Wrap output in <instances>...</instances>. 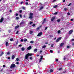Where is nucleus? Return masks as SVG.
Returning a JSON list of instances; mask_svg holds the SVG:
<instances>
[{"mask_svg": "<svg viewBox=\"0 0 74 74\" xmlns=\"http://www.w3.org/2000/svg\"><path fill=\"white\" fill-rule=\"evenodd\" d=\"M25 24V23L24 22H22L20 23V25H24Z\"/></svg>", "mask_w": 74, "mask_h": 74, "instance_id": "12", "label": "nucleus"}, {"mask_svg": "<svg viewBox=\"0 0 74 74\" xmlns=\"http://www.w3.org/2000/svg\"><path fill=\"white\" fill-rule=\"evenodd\" d=\"M74 40V39H72L71 40V41H73Z\"/></svg>", "mask_w": 74, "mask_h": 74, "instance_id": "51", "label": "nucleus"}, {"mask_svg": "<svg viewBox=\"0 0 74 74\" xmlns=\"http://www.w3.org/2000/svg\"><path fill=\"white\" fill-rule=\"evenodd\" d=\"M32 49V46H29V47L27 48V50H30Z\"/></svg>", "mask_w": 74, "mask_h": 74, "instance_id": "8", "label": "nucleus"}, {"mask_svg": "<svg viewBox=\"0 0 74 74\" xmlns=\"http://www.w3.org/2000/svg\"><path fill=\"white\" fill-rule=\"evenodd\" d=\"M23 39H21V42H23Z\"/></svg>", "mask_w": 74, "mask_h": 74, "instance_id": "52", "label": "nucleus"}, {"mask_svg": "<svg viewBox=\"0 0 74 74\" xmlns=\"http://www.w3.org/2000/svg\"><path fill=\"white\" fill-rule=\"evenodd\" d=\"M23 4V1H22L21 2V4Z\"/></svg>", "mask_w": 74, "mask_h": 74, "instance_id": "46", "label": "nucleus"}, {"mask_svg": "<svg viewBox=\"0 0 74 74\" xmlns=\"http://www.w3.org/2000/svg\"><path fill=\"white\" fill-rule=\"evenodd\" d=\"M24 41L25 42H26V41H27V39H24Z\"/></svg>", "mask_w": 74, "mask_h": 74, "instance_id": "33", "label": "nucleus"}, {"mask_svg": "<svg viewBox=\"0 0 74 74\" xmlns=\"http://www.w3.org/2000/svg\"><path fill=\"white\" fill-rule=\"evenodd\" d=\"M72 45H74V43L73 42V43H72Z\"/></svg>", "mask_w": 74, "mask_h": 74, "instance_id": "54", "label": "nucleus"}, {"mask_svg": "<svg viewBox=\"0 0 74 74\" xmlns=\"http://www.w3.org/2000/svg\"><path fill=\"white\" fill-rule=\"evenodd\" d=\"M15 67V64H12L10 66V69H12V68H14Z\"/></svg>", "mask_w": 74, "mask_h": 74, "instance_id": "2", "label": "nucleus"}, {"mask_svg": "<svg viewBox=\"0 0 74 74\" xmlns=\"http://www.w3.org/2000/svg\"><path fill=\"white\" fill-rule=\"evenodd\" d=\"M20 18H22V16L21 14H20Z\"/></svg>", "mask_w": 74, "mask_h": 74, "instance_id": "38", "label": "nucleus"}, {"mask_svg": "<svg viewBox=\"0 0 74 74\" xmlns=\"http://www.w3.org/2000/svg\"><path fill=\"white\" fill-rule=\"evenodd\" d=\"M67 15H70V12H68L67 13Z\"/></svg>", "mask_w": 74, "mask_h": 74, "instance_id": "37", "label": "nucleus"}, {"mask_svg": "<svg viewBox=\"0 0 74 74\" xmlns=\"http://www.w3.org/2000/svg\"><path fill=\"white\" fill-rule=\"evenodd\" d=\"M19 43V42H18V40H17L16 42V45H18V43Z\"/></svg>", "mask_w": 74, "mask_h": 74, "instance_id": "26", "label": "nucleus"}, {"mask_svg": "<svg viewBox=\"0 0 74 74\" xmlns=\"http://www.w3.org/2000/svg\"><path fill=\"white\" fill-rule=\"evenodd\" d=\"M64 43H62L60 45V47H62L64 45Z\"/></svg>", "mask_w": 74, "mask_h": 74, "instance_id": "17", "label": "nucleus"}, {"mask_svg": "<svg viewBox=\"0 0 74 74\" xmlns=\"http://www.w3.org/2000/svg\"><path fill=\"white\" fill-rule=\"evenodd\" d=\"M43 58V56H40V59H41L42 60V58Z\"/></svg>", "mask_w": 74, "mask_h": 74, "instance_id": "22", "label": "nucleus"}, {"mask_svg": "<svg viewBox=\"0 0 74 74\" xmlns=\"http://www.w3.org/2000/svg\"><path fill=\"white\" fill-rule=\"evenodd\" d=\"M30 42L31 44H33V42H34V41H31Z\"/></svg>", "mask_w": 74, "mask_h": 74, "instance_id": "25", "label": "nucleus"}, {"mask_svg": "<svg viewBox=\"0 0 74 74\" xmlns=\"http://www.w3.org/2000/svg\"><path fill=\"white\" fill-rule=\"evenodd\" d=\"M58 7V5H55L53 6V8H57Z\"/></svg>", "mask_w": 74, "mask_h": 74, "instance_id": "19", "label": "nucleus"}, {"mask_svg": "<svg viewBox=\"0 0 74 74\" xmlns=\"http://www.w3.org/2000/svg\"><path fill=\"white\" fill-rule=\"evenodd\" d=\"M61 39H62V38L61 37L59 38L56 40V42H59V41H60V40H61Z\"/></svg>", "mask_w": 74, "mask_h": 74, "instance_id": "4", "label": "nucleus"}, {"mask_svg": "<svg viewBox=\"0 0 74 74\" xmlns=\"http://www.w3.org/2000/svg\"><path fill=\"white\" fill-rule=\"evenodd\" d=\"M33 13H30L29 14V19H32V18H33Z\"/></svg>", "mask_w": 74, "mask_h": 74, "instance_id": "1", "label": "nucleus"}, {"mask_svg": "<svg viewBox=\"0 0 74 74\" xmlns=\"http://www.w3.org/2000/svg\"><path fill=\"white\" fill-rule=\"evenodd\" d=\"M8 59H10V57H8Z\"/></svg>", "mask_w": 74, "mask_h": 74, "instance_id": "64", "label": "nucleus"}, {"mask_svg": "<svg viewBox=\"0 0 74 74\" xmlns=\"http://www.w3.org/2000/svg\"><path fill=\"white\" fill-rule=\"evenodd\" d=\"M27 54L29 56H32L33 55L32 53H28Z\"/></svg>", "mask_w": 74, "mask_h": 74, "instance_id": "14", "label": "nucleus"}, {"mask_svg": "<svg viewBox=\"0 0 74 74\" xmlns=\"http://www.w3.org/2000/svg\"><path fill=\"white\" fill-rule=\"evenodd\" d=\"M58 59H56V62H58Z\"/></svg>", "mask_w": 74, "mask_h": 74, "instance_id": "61", "label": "nucleus"}, {"mask_svg": "<svg viewBox=\"0 0 74 74\" xmlns=\"http://www.w3.org/2000/svg\"><path fill=\"white\" fill-rule=\"evenodd\" d=\"M19 27V25H17L15 27V29H18Z\"/></svg>", "mask_w": 74, "mask_h": 74, "instance_id": "15", "label": "nucleus"}, {"mask_svg": "<svg viewBox=\"0 0 74 74\" xmlns=\"http://www.w3.org/2000/svg\"><path fill=\"white\" fill-rule=\"evenodd\" d=\"M56 19V17L55 16H53L51 18V21L52 22H53V21L55 20Z\"/></svg>", "mask_w": 74, "mask_h": 74, "instance_id": "3", "label": "nucleus"}, {"mask_svg": "<svg viewBox=\"0 0 74 74\" xmlns=\"http://www.w3.org/2000/svg\"><path fill=\"white\" fill-rule=\"evenodd\" d=\"M53 44L51 45V47H53Z\"/></svg>", "mask_w": 74, "mask_h": 74, "instance_id": "48", "label": "nucleus"}, {"mask_svg": "<svg viewBox=\"0 0 74 74\" xmlns=\"http://www.w3.org/2000/svg\"><path fill=\"white\" fill-rule=\"evenodd\" d=\"M32 23H33V22H30V23H29V24H30V25H32Z\"/></svg>", "mask_w": 74, "mask_h": 74, "instance_id": "42", "label": "nucleus"}, {"mask_svg": "<svg viewBox=\"0 0 74 74\" xmlns=\"http://www.w3.org/2000/svg\"><path fill=\"white\" fill-rule=\"evenodd\" d=\"M47 47V46L45 45H44L42 47V48H46Z\"/></svg>", "mask_w": 74, "mask_h": 74, "instance_id": "18", "label": "nucleus"}, {"mask_svg": "<svg viewBox=\"0 0 74 74\" xmlns=\"http://www.w3.org/2000/svg\"><path fill=\"white\" fill-rule=\"evenodd\" d=\"M4 21V18L3 17H2L1 18V20H0V23H1Z\"/></svg>", "mask_w": 74, "mask_h": 74, "instance_id": "6", "label": "nucleus"}, {"mask_svg": "<svg viewBox=\"0 0 74 74\" xmlns=\"http://www.w3.org/2000/svg\"><path fill=\"white\" fill-rule=\"evenodd\" d=\"M22 45H18V47H21Z\"/></svg>", "mask_w": 74, "mask_h": 74, "instance_id": "55", "label": "nucleus"}, {"mask_svg": "<svg viewBox=\"0 0 74 74\" xmlns=\"http://www.w3.org/2000/svg\"><path fill=\"white\" fill-rule=\"evenodd\" d=\"M16 60L17 61H19V59L18 58H16Z\"/></svg>", "mask_w": 74, "mask_h": 74, "instance_id": "31", "label": "nucleus"}, {"mask_svg": "<svg viewBox=\"0 0 74 74\" xmlns=\"http://www.w3.org/2000/svg\"><path fill=\"white\" fill-rule=\"evenodd\" d=\"M16 64H19V62H16Z\"/></svg>", "mask_w": 74, "mask_h": 74, "instance_id": "34", "label": "nucleus"}, {"mask_svg": "<svg viewBox=\"0 0 74 74\" xmlns=\"http://www.w3.org/2000/svg\"><path fill=\"white\" fill-rule=\"evenodd\" d=\"M71 21H74V19H72L71 20Z\"/></svg>", "mask_w": 74, "mask_h": 74, "instance_id": "56", "label": "nucleus"}, {"mask_svg": "<svg viewBox=\"0 0 74 74\" xmlns=\"http://www.w3.org/2000/svg\"><path fill=\"white\" fill-rule=\"evenodd\" d=\"M30 34H32L33 33V32L32 31H30L29 32Z\"/></svg>", "mask_w": 74, "mask_h": 74, "instance_id": "21", "label": "nucleus"}, {"mask_svg": "<svg viewBox=\"0 0 74 74\" xmlns=\"http://www.w3.org/2000/svg\"><path fill=\"white\" fill-rule=\"evenodd\" d=\"M16 16H18V13H16L15 14Z\"/></svg>", "mask_w": 74, "mask_h": 74, "instance_id": "49", "label": "nucleus"}, {"mask_svg": "<svg viewBox=\"0 0 74 74\" xmlns=\"http://www.w3.org/2000/svg\"><path fill=\"white\" fill-rule=\"evenodd\" d=\"M67 48H70V46H67Z\"/></svg>", "mask_w": 74, "mask_h": 74, "instance_id": "50", "label": "nucleus"}, {"mask_svg": "<svg viewBox=\"0 0 74 74\" xmlns=\"http://www.w3.org/2000/svg\"><path fill=\"white\" fill-rule=\"evenodd\" d=\"M29 55H28V54H27L25 57V59H28V58L29 57Z\"/></svg>", "mask_w": 74, "mask_h": 74, "instance_id": "5", "label": "nucleus"}, {"mask_svg": "<svg viewBox=\"0 0 74 74\" xmlns=\"http://www.w3.org/2000/svg\"><path fill=\"white\" fill-rule=\"evenodd\" d=\"M36 26V24H34L32 25V26L33 27H34V26Z\"/></svg>", "mask_w": 74, "mask_h": 74, "instance_id": "41", "label": "nucleus"}, {"mask_svg": "<svg viewBox=\"0 0 74 74\" xmlns=\"http://www.w3.org/2000/svg\"><path fill=\"white\" fill-rule=\"evenodd\" d=\"M58 33H60V31L59 30L58 31Z\"/></svg>", "mask_w": 74, "mask_h": 74, "instance_id": "47", "label": "nucleus"}, {"mask_svg": "<svg viewBox=\"0 0 74 74\" xmlns=\"http://www.w3.org/2000/svg\"><path fill=\"white\" fill-rule=\"evenodd\" d=\"M15 58V55H13L12 56V59H14Z\"/></svg>", "mask_w": 74, "mask_h": 74, "instance_id": "13", "label": "nucleus"}, {"mask_svg": "<svg viewBox=\"0 0 74 74\" xmlns=\"http://www.w3.org/2000/svg\"><path fill=\"white\" fill-rule=\"evenodd\" d=\"M58 22H60V19H58L57 21Z\"/></svg>", "mask_w": 74, "mask_h": 74, "instance_id": "20", "label": "nucleus"}, {"mask_svg": "<svg viewBox=\"0 0 74 74\" xmlns=\"http://www.w3.org/2000/svg\"><path fill=\"white\" fill-rule=\"evenodd\" d=\"M18 33H19V31H18L16 32V34H18Z\"/></svg>", "mask_w": 74, "mask_h": 74, "instance_id": "59", "label": "nucleus"}, {"mask_svg": "<svg viewBox=\"0 0 74 74\" xmlns=\"http://www.w3.org/2000/svg\"><path fill=\"white\" fill-rule=\"evenodd\" d=\"M41 60H41V59H40V60L39 61V62H41Z\"/></svg>", "mask_w": 74, "mask_h": 74, "instance_id": "63", "label": "nucleus"}, {"mask_svg": "<svg viewBox=\"0 0 74 74\" xmlns=\"http://www.w3.org/2000/svg\"><path fill=\"white\" fill-rule=\"evenodd\" d=\"M1 54L3 55V54H4V52H2L1 53Z\"/></svg>", "mask_w": 74, "mask_h": 74, "instance_id": "57", "label": "nucleus"}, {"mask_svg": "<svg viewBox=\"0 0 74 74\" xmlns=\"http://www.w3.org/2000/svg\"><path fill=\"white\" fill-rule=\"evenodd\" d=\"M66 72H67V71H63V73H66Z\"/></svg>", "mask_w": 74, "mask_h": 74, "instance_id": "39", "label": "nucleus"}, {"mask_svg": "<svg viewBox=\"0 0 74 74\" xmlns=\"http://www.w3.org/2000/svg\"><path fill=\"white\" fill-rule=\"evenodd\" d=\"M16 19H17V20H18V19H19V17H17L16 18Z\"/></svg>", "mask_w": 74, "mask_h": 74, "instance_id": "40", "label": "nucleus"}, {"mask_svg": "<svg viewBox=\"0 0 74 74\" xmlns=\"http://www.w3.org/2000/svg\"><path fill=\"white\" fill-rule=\"evenodd\" d=\"M54 15H57L58 14V12H56L54 14Z\"/></svg>", "mask_w": 74, "mask_h": 74, "instance_id": "27", "label": "nucleus"}, {"mask_svg": "<svg viewBox=\"0 0 74 74\" xmlns=\"http://www.w3.org/2000/svg\"><path fill=\"white\" fill-rule=\"evenodd\" d=\"M25 49L24 47H23L21 48V50L22 51H24Z\"/></svg>", "mask_w": 74, "mask_h": 74, "instance_id": "16", "label": "nucleus"}, {"mask_svg": "<svg viewBox=\"0 0 74 74\" xmlns=\"http://www.w3.org/2000/svg\"><path fill=\"white\" fill-rule=\"evenodd\" d=\"M67 10V8H64V11H66V10Z\"/></svg>", "mask_w": 74, "mask_h": 74, "instance_id": "62", "label": "nucleus"}, {"mask_svg": "<svg viewBox=\"0 0 74 74\" xmlns=\"http://www.w3.org/2000/svg\"><path fill=\"white\" fill-rule=\"evenodd\" d=\"M8 44H9V43L8 42H6L5 44L6 47H8V45H9Z\"/></svg>", "mask_w": 74, "mask_h": 74, "instance_id": "11", "label": "nucleus"}, {"mask_svg": "<svg viewBox=\"0 0 74 74\" xmlns=\"http://www.w3.org/2000/svg\"><path fill=\"white\" fill-rule=\"evenodd\" d=\"M50 52H51V53H53V51H52V50H50Z\"/></svg>", "mask_w": 74, "mask_h": 74, "instance_id": "36", "label": "nucleus"}, {"mask_svg": "<svg viewBox=\"0 0 74 74\" xmlns=\"http://www.w3.org/2000/svg\"><path fill=\"white\" fill-rule=\"evenodd\" d=\"M50 72H53V69H51L50 70Z\"/></svg>", "mask_w": 74, "mask_h": 74, "instance_id": "24", "label": "nucleus"}, {"mask_svg": "<svg viewBox=\"0 0 74 74\" xmlns=\"http://www.w3.org/2000/svg\"><path fill=\"white\" fill-rule=\"evenodd\" d=\"M3 67H5V65H3Z\"/></svg>", "mask_w": 74, "mask_h": 74, "instance_id": "58", "label": "nucleus"}, {"mask_svg": "<svg viewBox=\"0 0 74 74\" xmlns=\"http://www.w3.org/2000/svg\"><path fill=\"white\" fill-rule=\"evenodd\" d=\"M37 49H35L34 50V52H37Z\"/></svg>", "mask_w": 74, "mask_h": 74, "instance_id": "23", "label": "nucleus"}, {"mask_svg": "<svg viewBox=\"0 0 74 74\" xmlns=\"http://www.w3.org/2000/svg\"><path fill=\"white\" fill-rule=\"evenodd\" d=\"M10 40L11 41H12L13 40V38H11L10 39Z\"/></svg>", "mask_w": 74, "mask_h": 74, "instance_id": "43", "label": "nucleus"}, {"mask_svg": "<svg viewBox=\"0 0 74 74\" xmlns=\"http://www.w3.org/2000/svg\"><path fill=\"white\" fill-rule=\"evenodd\" d=\"M7 54H8V55H10V52H8V53H7Z\"/></svg>", "mask_w": 74, "mask_h": 74, "instance_id": "32", "label": "nucleus"}, {"mask_svg": "<svg viewBox=\"0 0 74 74\" xmlns=\"http://www.w3.org/2000/svg\"><path fill=\"white\" fill-rule=\"evenodd\" d=\"M22 12V10H19V12L20 13H21V12Z\"/></svg>", "mask_w": 74, "mask_h": 74, "instance_id": "35", "label": "nucleus"}, {"mask_svg": "<svg viewBox=\"0 0 74 74\" xmlns=\"http://www.w3.org/2000/svg\"><path fill=\"white\" fill-rule=\"evenodd\" d=\"M25 4H26V5H28V2H26L25 3Z\"/></svg>", "mask_w": 74, "mask_h": 74, "instance_id": "60", "label": "nucleus"}, {"mask_svg": "<svg viewBox=\"0 0 74 74\" xmlns=\"http://www.w3.org/2000/svg\"><path fill=\"white\" fill-rule=\"evenodd\" d=\"M47 29H48V27H46L45 28V30H47Z\"/></svg>", "mask_w": 74, "mask_h": 74, "instance_id": "45", "label": "nucleus"}, {"mask_svg": "<svg viewBox=\"0 0 74 74\" xmlns=\"http://www.w3.org/2000/svg\"><path fill=\"white\" fill-rule=\"evenodd\" d=\"M29 59H30V60H32V59H33V58L32 57H30L29 58Z\"/></svg>", "mask_w": 74, "mask_h": 74, "instance_id": "28", "label": "nucleus"}, {"mask_svg": "<svg viewBox=\"0 0 74 74\" xmlns=\"http://www.w3.org/2000/svg\"><path fill=\"white\" fill-rule=\"evenodd\" d=\"M71 3H70L69 5H68V6H70V5H71Z\"/></svg>", "mask_w": 74, "mask_h": 74, "instance_id": "53", "label": "nucleus"}, {"mask_svg": "<svg viewBox=\"0 0 74 74\" xmlns=\"http://www.w3.org/2000/svg\"><path fill=\"white\" fill-rule=\"evenodd\" d=\"M49 36L51 37H53V35H49Z\"/></svg>", "mask_w": 74, "mask_h": 74, "instance_id": "30", "label": "nucleus"}, {"mask_svg": "<svg viewBox=\"0 0 74 74\" xmlns=\"http://www.w3.org/2000/svg\"><path fill=\"white\" fill-rule=\"evenodd\" d=\"M46 22V19L45 18L44 19L43 21L42 24H44L45 22Z\"/></svg>", "mask_w": 74, "mask_h": 74, "instance_id": "9", "label": "nucleus"}, {"mask_svg": "<svg viewBox=\"0 0 74 74\" xmlns=\"http://www.w3.org/2000/svg\"><path fill=\"white\" fill-rule=\"evenodd\" d=\"M62 70V68H60L59 69V71H60V70Z\"/></svg>", "mask_w": 74, "mask_h": 74, "instance_id": "29", "label": "nucleus"}, {"mask_svg": "<svg viewBox=\"0 0 74 74\" xmlns=\"http://www.w3.org/2000/svg\"><path fill=\"white\" fill-rule=\"evenodd\" d=\"M42 32H40L38 34L37 36L38 37H39V36H41L42 35Z\"/></svg>", "mask_w": 74, "mask_h": 74, "instance_id": "7", "label": "nucleus"}, {"mask_svg": "<svg viewBox=\"0 0 74 74\" xmlns=\"http://www.w3.org/2000/svg\"><path fill=\"white\" fill-rule=\"evenodd\" d=\"M42 8H43V7H40V10H41L42 9Z\"/></svg>", "mask_w": 74, "mask_h": 74, "instance_id": "44", "label": "nucleus"}, {"mask_svg": "<svg viewBox=\"0 0 74 74\" xmlns=\"http://www.w3.org/2000/svg\"><path fill=\"white\" fill-rule=\"evenodd\" d=\"M73 30H71L69 31V34H71V33H73Z\"/></svg>", "mask_w": 74, "mask_h": 74, "instance_id": "10", "label": "nucleus"}]
</instances>
